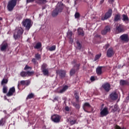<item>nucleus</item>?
Returning <instances> with one entry per match:
<instances>
[{"label": "nucleus", "mask_w": 129, "mask_h": 129, "mask_svg": "<svg viewBox=\"0 0 129 129\" xmlns=\"http://www.w3.org/2000/svg\"><path fill=\"white\" fill-rule=\"evenodd\" d=\"M63 10H64V4L62 2H58L55 6V8L51 12V17L56 18L59 14H61L63 12Z\"/></svg>", "instance_id": "obj_1"}, {"label": "nucleus", "mask_w": 129, "mask_h": 129, "mask_svg": "<svg viewBox=\"0 0 129 129\" xmlns=\"http://www.w3.org/2000/svg\"><path fill=\"white\" fill-rule=\"evenodd\" d=\"M24 33V30L22 27H17L14 33V38L15 40H18L20 38H22V36Z\"/></svg>", "instance_id": "obj_2"}, {"label": "nucleus", "mask_w": 129, "mask_h": 129, "mask_svg": "<svg viewBox=\"0 0 129 129\" xmlns=\"http://www.w3.org/2000/svg\"><path fill=\"white\" fill-rule=\"evenodd\" d=\"M16 6H17V0L10 1L7 5V9L9 12H12Z\"/></svg>", "instance_id": "obj_3"}, {"label": "nucleus", "mask_w": 129, "mask_h": 129, "mask_svg": "<svg viewBox=\"0 0 129 129\" xmlns=\"http://www.w3.org/2000/svg\"><path fill=\"white\" fill-rule=\"evenodd\" d=\"M31 23H32V21L31 20L26 19L25 20H23L22 22V25L25 27L26 30L29 31L31 27H32V24H31Z\"/></svg>", "instance_id": "obj_4"}, {"label": "nucleus", "mask_w": 129, "mask_h": 129, "mask_svg": "<svg viewBox=\"0 0 129 129\" xmlns=\"http://www.w3.org/2000/svg\"><path fill=\"white\" fill-rule=\"evenodd\" d=\"M47 67L48 66L46 63H43L41 66V71L44 76H49V69H47Z\"/></svg>", "instance_id": "obj_5"}, {"label": "nucleus", "mask_w": 129, "mask_h": 129, "mask_svg": "<svg viewBox=\"0 0 129 129\" xmlns=\"http://www.w3.org/2000/svg\"><path fill=\"white\" fill-rule=\"evenodd\" d=\"M116 32L117 34H119L120 33H123V32H124V27H123V25L121 24L116 25Z\"/></svg>", "instance_id": "obj_6"}, {"label": "nucleus", "mask_w": 129, "mask_h": 129, "mask_svg": "<svg viewBox=\"0 0 129 129\" xmlns=\"http://www.w3.org/2000/svg\"><path fill=\"white\" fill-rule=\"evenodd\" d=\"M101 112L100 113V117H103V116H106L109 112H108V109L107 107H105L102 110H100Z\"/></svg>", "instance_id": "obj_7"}, {"label": "nucleus", "mask_w": 129, "mask_h": 129, "mask_svg": "<svg viewBox=\"0 0 129 129\" xmlns=\"http://www.w3.org/2000/svg\"><path fill=\"white\" fill-rule=\"evenodd\" d=\"M56 74H58L61 79H63L66 76V71L58 70L56 71Z\"/></svg>", "instance_id": "obj_8"}, {"label": "nucleus", "mask_w": 129, "mask_h": 129, "mask_svg": "<svg viewBox=\"0 0 129 129\" xmlns=\"http://www.w3.org/2000/svg\"><path fill=\"white\" fill-rule=\"evenodd\" d=\"M61 119V117H60L57 114H54L51 116V120L53 121V122H55L57 123L58 122H60V120Z\"/></svg>", "instance_id": "obj_9"}, {"label": "nucleus", "mask_w": 129, "mask_h": 129, "mask_svg": "<svg viewBox=\"0 0 129 129\" xmlns=\"http://www.w3.org/2000/svg\"><path fill=\"white\" fill-rule=\"evenodd\" d=\"M110 32V26L109 25L106 26L104 29L101 31V34L102 35H106L107 33Z\"/></svg>", "instance_id": "obj_10"}, {"label": "nucleus", "mask_w": 129, "mask_h": 129, "mask_svg": "<svg viewBox=\"0 0 129 129\" xmlns=\"http://www.w3.org/2000/svg\"><path fill=\"white\" fill-rule=\"evenodd\" d=\"M112 14V10L109 9L108 11L105 14L104 18H102V21H105V20H107L109 18L111 17Z\"/></svg>", "instance_id": "obj_11"}, {"label": "nucleus", "mask_w": 129, "mask_h": 129, "mask_svg": "<svg viewBox=\"0 0 129 129\" xmlns=\"http://www.w3.org/2000/svg\"><path fill=\"white\" fill-rule=\"evenodd\" d=\"M113 55H114V51L113 48L110 47L107 51V56L108 58H111Z\"/></svg>", "instance_id": "obj_12"}, {"label": "nucleus", "mask_w": 129, "mask_h": 129, "mask_svg": "<svg viewBox=\"0 0 129 129\" xmlns=\"http://www.w3.org/2000/svg\"><path fill=\"white\" fill-rule=\"evenodd\" d=\"M120 39L121 41L123 42H128V35L126 34H122L120 36Z\"/></svg>", "instance_id": "obj_13"}, {"label": "nucleus", "mask_w": 129, "mask_h": 129, "mask_svg": "<svg viewBox=\"0 0 129 129\" xmlns=\"http://www.w3.org/2000/svg\"><path fill=\"white\" fill-rule=\"evenodd\" d=\"M102 87H103L106 92H108L110 90V84L108 83L103 84Z\"/></svg>", "instance_id": "obj_14"}, {"label": "nucleus", "mask_w": 129, "mask_h": 129, "mask_svg": "<svg viewBox=\"0 0 129 129\" xmlns=\"http://www.w3.org/2000/svg\"><path fill=\"white\" fill-rule=\"evenodd\" d=\"M16 92V89L15 87H13L9 89L8 93L7 94V96H12L14 95V93Z\"/></svg>", "instance_id": "obj_15"}, {"label": "nucleus", "mask_w": 129, "mask_h": 129, "mask_svg": "<svg viewBox=\"0 0 129 129\" xmlns=\"http://www.w3.org/2000/svg\"><path fill=\"white\" fill-rule=\"evenodd\" d=\"M118 96L117 95V93L115 92H112L110 95V98L112 99V100H116V99L118 98Z\"/></svg>", "instance_id": "obj_16"}, {"label": "nucleus", "mask_w": 129, "mask_h": 129, "mask_svg": "<svg viewBox=\"0 0 129 129\" xmlns=\"http://www.w3.org/2000/svg\"><path fill=\"white\" fill-rule=\"evenodd\" d=\"M96 72L99 76H100L102 74V67H98L96 68Z\"/></svg>", "instance_id": "obj_17"}, {"label": "nucleus", "mask_w": 129, "mask_h": 129, "mask_svg": "<svg viewBox=\"0 0 129 129\" xmlns=\"http://www.w3.org/2000/svg\"><path fill=\"white\" fill-rule=\"evenodd\" d=\"M78 34L79 36H81L82 37H84V35H85L83 29L81 28H79L78 29Z\"/></svg>", "instance_id": "obj_18"}, {"label": "nucleus", "mask_w": 129, "mask_h": 129, "mask_svg": "<svg viewBox=\"0 0 129 129\" xmlns=\"http://www.w3.org/2000/svg\"><path fill=\"white\" fill-rule=\"evenodd\" d=\"M73 35V33L71 31L68 32V38L69 39L70 43H73V37H72Z\"/></svg>", "instance_id": "obj_19"}, {"label": "nucleus", "mask_w": 129, "mask_h": 129, "mask_svg": "<svg viewBox=\"0 0 129 129\" xmlns=\"http://www.w3.org/2000/svg\"><path fill=\"white\" fill-rule=\"evenodd\" d=\"M8 47V43L7 42H3L1 45V51H5L6 49Z\"/></svg>", "instance_id": "obj_20"}, {"label": "nucleus", "mask_w": 129, "mask_h": 129, "mask_svg": "<svg viewBox=\"0 0 129 129\" xmlns=\"http://www.w3.org/2000/svg\"><path fill=\"white\" fill-rule=\"evenodd\" d=\"M119 83L121 86H124L128 84V81L127 80H121L119 82Z\"/></svg>", "instance_id": "obj_21"}, {"label": "nucleus", "mask_w": 129, "mask_h": 129, "mask_svg": "<svg viewBox=\"0 0 129 129\" xmlns=\"http://www.w3.org/2000/svg\"><path fill=\"white\" fill-rule=\"evenodd\" d=\"M122 21H123V22H125L126 23H128L129 19H128V17H127V15H126L125 14H123L122 15Z\"/></svg>", "instance_id": "obj_22"}, {"label": "nucleus", "mask_w": 129, "mask_h": 129, "mask_svg": "<svg viewBox=\"0 0 129 129\" xmlns=\"http://www.w3.org/2000/svg\"><path fill=\"white\" fill-rule=\"evenodd\" d=\"M114 21L115 22H118V21H120V14H116L114 16Z\"/></svg>", "instance_id": "obj_23"}, {"label": "nucleus", "mask_w": 129, "mask_h": 129, "mask_svg": "<svg viewBox=\"0 0 129 129\" xmlns=\"http://www.w3.org/2000/svg\"><path fill=\"white\" fill-rule=\"evenodd\" d=\"M77 70L74 69L73 68L71 70L70 72V75L71 76H73V75H75V73L77 72Z\"/></svg>", "instance_id": "obj_24"}, {"label": "nucleus", "mask_w": 129, "mask_h": 129, "mask_svg": "<svg viewBox=\"0 0 129 129\" xmlns=\"http://www.w3.org/2000/svg\"><path fill=\"white\" fill-rule=\"evenodd\" d=\"M34 49H41L42 48V43L38 42L35 46H34Z\"/></svg>", "instance_id": "obj_25"}, {"label": "nucleus", "mask_w": 129, "mask_h": 129, "mask_svg": "<svg viewBox=\"0 0 129 129\" xmlns=\"http://www.w3.org/2000/svg\"><path fill=\"white\" fill-rule=\"evenodd\" d=\"M80 63H76L73 68H74V69H75L76 70H77V71H78V70H79L80 69Z\"/></svg>", "instance_id": "obj_26"}, {"label": "nucleus", "mask_w": 129, "mask_h": 129, "mask_svg": "<svg viewBox=\"0 0 129 129\" xmlns=\"http://www.w3.org/2000/svg\"><path fill=\"white\" fill-rule=\"evenodd\" d=\"M68 89V86L66 85L62 88L61 90L59 91V93H63V92H65V91H66V90H67Z\"/></svg>", "instance_id": "obj_27"}, {"label": "nucleus", "mask_w": 129, "mask_h": 129, "mask_svg": "<svg viewBox=\"0 0 129 129\" xmlns=\"http://www.w3.org/2000/svg\"><path fill=\"white\" fill-rule=\"evenodd\" d=\"M47 3V0H38L37 4L38 5H44Z\"/></svg>", "instance_id": "obj_28"}, {"label": "nucleus", "mask_w": 129, "mask_h": 129, "mask_svg": "<svg viewBox=\"0 0 129 129\" xmlns=\"http://www.w3.org/2000/svg\"><path fill=\"white\" fill-rule=\"evenodd\" d=\"M46 49H47L48 50H49V51H55V50H56V46L55 45H53L50 47L48 48L46 47Z\"/></svg>", "instance_id": "obj_29"}, {"label": "nucleus", "mask_w": 129, "mask_h": 129, "mask_svg": "<svg viewBox=\"0 0 129 129\" xmlns=\"http://www.w3.org/2000/svg\"><path fill=\"white\" fill-rule=\"evenodd\" d=\"M75 97L77 102H79V95L78 94L77 92H75Z\"/></svg>", "instance_id": "obj_30"}, {"label": "nucleus", "mask_w": 129, "mask_h": 129, "mask_svg": "<svg viewBox=\"0 0 129 129\" xmlns=\"http://www.w3.org/2000/svg\"><path fill=\"white\" fill-rule=\"evenodd\" d=\"M86 107H91V105H90V104H89V103H85L84 104V109L85 110V111H86L87 112V111L86 110H85V108Z\"/></svg>", "instance_id": "obj_31"}, {"label": "nucleus", "mask_w": 129, "mask_h": 129, "mask_svg": "<svg viewBox=\"0 0 129 129\" xmlns=\"http://www.w3.org/2000/svg\"><path fill=\"white\" fill-rule=\"evenodd\" d=\"M73 105L76 107V108H77L78 109H79L80 108V105L78 103H77L76 102L73 103Z\"/></svg>", "instance_id": "obj_32"}, {"label": "nucleus", "mask_w": 129, "mask_h": 129, "mask_svg": "<svg viewBox=\"0 0 129 129\" xmlns=\"http://www.w3.org/2000/svg\"><path fill=\"white\" fill-rule=\"evenodd\" d=\"M20 76H21V77H26L27 76V72L23 71L20 73Z\"/></svg>", "instance_id": "obj_33"}, {"label": "nucleus", "mask_w": 129, "mask_h": 129, "mask_svg": "<svg viewBox=\"0 0 129 129\" xmlns=\"http://www.w3.org/2000/svg\"><path fill=\"white\" fill-rule=\"evenodd\" d=\"M77 49H78V50H81V48H82V46H81V44L80 43V42H79V41L77 42Z\"/></svg>", "instance_id": "obj_34"}, {"label": "nucleus", "mask_w": 129, "mask_h": 129, "mask_svg": "<svg viewBox=\"0 0 129 129\" xmlns=\"http://www.w3.org/2000/svg\"><path fill=\"white\" fill-rule=\"evenodd\" d=\"M35 58L36 60H40L41 59V54L39 53H36L35 55Z\"/></svg>", "instance_id": "obj_35"}, {"label": "nucleus", "mask_w": 129, "mask_h": 129, "mask_svg": "<svg viewBox=\"0 0 129 129\" xmlns=\"http://www.w3.org/2000/svg\"><path fill=\"white\" fill-rule=\"evenodd\" d=\"M8 79H3L2 81L1 84L2 85H4V84H7L8 83Z\"/></svg>", "instance_id": "obj_36"}, {"label": "nucleus", "mask_w": 129, "mask_h": 129, "mask_svg": "<svg viewBox=\"0 0 129 129\" xmlns=\"http://www.w3.org/2000/svg\"><path fill=\"white\" fill-rule=\"evenodd\" d=\"M5 122H6V119H5V118H2V119L0 120V126L4 125Z\"/></svg>", "instance_id": "obj_37"}, {"label": "nucleus", "mask_w": 129, "mask_h": 129, "mask_svg": "<svg viewBox=\"0 0 129 129\" xmlns=\"http://www.w3.org/2000/svg\"><path fill=\"white\" fill-rule=\"evenodd\" d=\"M34 97V94H29L26 98V99H31Z\"/></svg>", "instance_id": "obj_38"}, {"label": "nucleus", "mask_w": 129, "mask_h": 129, "mask_svg": "<svg viewBox=\"0 0 129 129\" xmlns=\"http://www.w3.org/2000/svg\"><path fill=\"white\" fill-rule=\"evenodd\" d=\"M26 73H27V76H32V75H33V74H34V73H35V72H34V71H32V72L27 71V72H26Z\"/></svg>", "instance_id": "obj_39"}, {"label": "nucleus", "mask_w": 129, "mask_h": 129, "mask_svg": "<svg viewBox=\"0 0 129 129\" xmlns=\"http://www.w3.org/2000/svg\"><path fill=\"white\" fill-rule=\"evenodd\" d=\"M75 18V19H79V18H80V13H79V12H76Z\"/></svg>", "instance_id": "obj_40"}, {"label": "nucleus", "mask_w": 129, "mask_h": 129, "mask_svg": "<svg viewBox=\"0 0 129 129\" xmlns=\"http://www.w3.org/2000/svg\"><path fill=\"white\" fill-rule=\"evenodd\" d=\"M8 92V87L6 86H3V93H7Z\"/></svg>", "instance_id": "obj_41"}, {"label": "nucleus", "mask_w": 129, "mask_h": 129, "mask_svg": "<svg viewBox=\"0 0 129 129\" xmlns=\"http://www.w3.org/2000/svg\"><path fill=\"white\" fill-rule=\"evenodd\" d=\"M101 57V54H97L95 56L94 61H96V60H98Z\"/></svg>", "instance_id": "obj_42"}, {"label": "nucleus", "mask_w": 129, "mask_h": 129, "mask_svg": "<svg viewBox=\"0 0 129 129\" xmlns=\"http://www.w3.org/2000/svg\"><path fill=\"white\" fill-rule=\"evenodd\" d=\"M117 109H118V107L117 106V105H115L114 106V108L112 109V111H113V112H115V111H116Z\"/></svg>", "instance_id": "obj_43"}, {"label": "nucleus", "mask_w": 129, "mask_h": 129, "mask_svg": "<svg viewBox=\"0 0 129 129\" xmlns=\"http://www.w3.org/2000/svg\"><path fill=\"white\" fill-rule=\"evenodd\" d=\"M77 122V120H72L70 121V123L71 125H73V124H75Z\"/></svg>", "instance_id": "obj_44"}, {"label": "nucleus", "mask_w": 129, "mask_h": 129, "mask_svg": "<svg viewBox=\"0 0 129 129\" xmlns=\"http://www.w3.org/2000/svg\"><path fill=\"white\" fill-rule=\"evenodd\" d=\"M29 69H30V70H32V67H29V66L26 65L24 68V70L25 71H27V70H29Z\"/></svg>", "instance_id": "obj_45"}, {"label": "nucleus", "mask_w": 129, "mask_h": 129, "mask_svg": "<svg viewBox=\"0 0 129 129\" xmlns=\"http://www.w3.org/2000/svg\"><path fill=\"white\" fill-rule=\"evenodd\" d=\"M32 62L34 64V65H36V64H38V62L37 61L36 59L35 58H32Z\"/></svg>", "instance_id": "obj_46"}, {"label": "nucleus", "mask_w": 129, "mask_h": 129, "mask_svg": "<svg viewBox=\"0 0 129 129\" xmlns=\"http://www.w3.org/2000/svg\"><path fill=\"white\" fill-rule=\"evenodd\" d=\"M30 83H31V82L30 81H29V80L25 81V85H26V86L30 85Z\"/></svg>", "instance_id": "obj_47"}, {"label": "nucleus", "mask_w": 129, "mask_h": 129, "mask_svg": "<svg viewBox=\"0 0 129 129\" xmlns=\"http://www.w3.org/2000/svg\"><path fill=\"white\" fill-rule=\"evenodd\" d=\"M115 129H126V128H125V127H123L121 128L119 126L116 125L115 127Z\"/></svg>", "instance_id": "obj_48"}, {"label": "nucleus", "mask_w": 129, "mask_h": 129, "mask_svg": "<svg viewBox=\"0 0 129 129\" xmlns=\"http://www.w3.org/2000/svg\"><path fill=\"white\" fill-rule=\"evenodd\" d=\"M20 84H21V85H26V81H21Z\"/></svg>", "instance_id": "obj_49"}, {"label": "nucleus", "mask_w": 129, "mask_h": 129, "mask_svg": "<svg viewBox=\"0 0 129 129\" xmlns=\"http://www.w3.org/2000/svg\"><path fill=\"white\" fill-rule=\"evenodd\" d=\"M58 96H56L55 97L54 99L52 100V101L53 102H55V101H58Z\"/></svg>", "instance_id": "obj_50"}, {"label": "nucleus", "mask_w": 129, "mask_h": 129, "mask_svg": "<svg viewBox=\"0 0 129 129\" xmlns=\"http://www.w3.org/2000/svg\"><path fill=\"white\" fill-rule=\"evenodd\" d=\"M34 1H35V0H27L26 3H27V4H29L30 3H33Z\"/></svg>", "instance_id": "obj_51"}, {"label": "nucleus", "mask_w": 129, "mask_h": 129, "mask_svg": "<svg viewBox=\"0 0 129 129\" xmlns=\"http://www.w3.org/2000/svg\"><path fill=\"white\" fill-rule=\"evenodd\" d=\"M65 109H66V111H69L70 110V108H69V107H68V106H66Z\"/></svg>", "instance_id": "obj_52"}, {"label": "nucleus", "mask_w": 129, "mask_h": 129, "mask_svg": "<svg viewBox=\"0 0 129 129\" xmlns=\"http://www.w3.org/2000/svg\"><path fill=\"white\" fill-rule=\"evenodd\" d=\"M109 44H107L105 45V48L107 49L108 48H109Z\"/></svg>", "instance_id": "obj_53"}, {"label": "nucleus", "mask_w": 129, "mask_h": 129, "mask_svg": "<svg viewBox=\"0 0 129 129\" xmlns=\"http://www.w3.org/2000/svg\"><path fill=\"white\" fill-rule=\"evenodd\" d=\"M90 79H91V81H94V80H95V78L94 77L92 76L91 77Z\"/></svg>", "instance_id": "obj_54"}, {"label": "nucleus", "mask_w": 129, "mask_h": 129, "mask_svg": "<svg viewBox=\"0 0 129 129\" xmlns=\"http://www.w3.org/2000/svg\"><path fill=\"white\" fill-rule=\"evenodd\" d=\"M76 63H77V61L75 59H74L72 62V64H76Z\"/></svg>", "instance_id": "obj_55"}, {"label": "nucleus", "mask_w": 129, "mask_h": 129, "mask_svg": "<svg viewBox=\"0 0 129 129\" xmlns=\"http://www.w3.org/2000/svg\"><path fill=\"white\" fill-rule=\"evenodd\" d=\"M104 3V0H101L100 2V5H102Z\"/></svg>", "instance_id": "obj_56"}, {"label": "nucleus", "mask_w": 129, "mask_h": 129, "mask_svg": "<svg viewBox=\"0 0 129 129\" xmlns=\"http://www.w3.org/2000/svg\"><path fill=\"white\" fill-rule=\"evenodd\" d=\"M46 7L47 6L46 5L42 6V10H45V9H46Z\"/></svg>", "instance_id": "obj_57"}, {"label": "nucleus", "mask_w": 129, "mask_h": 129, "mask_svg": "<svg viewBox=\"0 0 129 129\" xmlns=\"http://www.w3.org/2000/svg\"><path fill=\"white\" fill-rule=\"evenodd\" d=\"M96 37H97V38H100V37H101V36L100 35H96Z\"/></svg>", "instance_id": "obj_58"}, {"label": "nucleus", "mask_w": 129, "mask_h": 129, "mask_svg": "<svg viewBox=\"0 0 129 129\" xmlns=\"http://www.w3.org/2000/svg\"><path fill=\"white\" fill-rule=\"evenodd\" d=\"M114 2V0H111V4H113Z\"/></svg>", "instance_id": "obj_59"}, {"label": "nucleus", "mask_w": 129, "mask_h": 129, "mask_svg": "<svg viewBox=\"0 0 129 129\" xmlns=\"http://www.w3.org/2000/svg\"><path fill=\"white\" fill-rule=\"evenodd\" d=\"M3 20V18L2 17H0V21H2Z\"/></svg>", "instance_id": "obj_60"}, {"label": "nucleus", "mask_w": 129, "mask_h": 129, "mask_svg": "<svg viewBox=\"0 0 129 129\" xmlns=\"http://www.w3.org/2000/svg\"><path fill=\"white\" fill-rule=\"evenodd\" d=\"M41 51H42V48L41 49H40V50Z\"/></svg>", "instance_id": "obj_61"}, {"label": "nucleus", "mask_w": 129, "mask_h": 129, "mask_svg": "<svg viewBox=\"0 0 129 129\" xmlns=\"http://www.w3.org/2000/svg\"><path fill=\"white\" fill-rule=\"evenodd\" d=\"M19 85H20V84H18V86L19 87Z\"/></svg>", "instance_id": "obj_62"}, {"label": "nucleus", "mask_w": 129, "mask_h": 129, "mask_svg": "<svg viewBox=\"0 0 129 129\" xmlns=\"http://www.w3.org/2000/svg\"><path fill=\"white\" fill-rule=\"evenodd\" d=\"M103 105H104V104L102 105V106H103Z\"/></svg>", "instance_id": "obj_63"}]
</instances>
